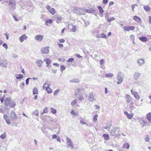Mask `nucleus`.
<instances>
[{"label":"nucleus","mask_w":151,"mask_h":151,"mask_svg":"<svg viewBox=\"0 0 151 151\" xmlns=\"http://www.w3.org/2000/svg\"><path fill=\"white\" fill-rule=\"evenodd\" d=\"M141 73H138V72H135L133 75L134 79L135 81H137Z\"/></svg>","instance_id":"obj_10"},{"label":"nucleus","mask_w":151,"mask_h":151,"mask_svg":"<svg viewBox=\"0 0 151 151\" xmlns=\"http://www.w3.org/2000/svg\"><path fill=\"white\" fill-rule=\"evenodd\" d=\"M143 8L146 12H149L151 10L150 7L148 5L144 6H143Z\"/></svg>","instance_id":"obj_21"},{"label":"nucleus","mask_w":151,"mask_h":151,"mask_svg":"<svg viewBox=\"0 0 151 151\" xmlns=\"http://www.w3.org/2000/svg\"><path fill=\"white\" fill-rule=\"evenodd\" d=\"M48 11L52 15H54L55 13V10L53 8H51Z\"/></svg>","instance_id":"obj_26"},{"label":"nucleus","mask_w":151,"mask_h":151,"mask_svg":"<svg viewBox=\"0 0 151 151\" xmlns=\"http://www.w3.org/2000/svg\"><path fill=\"white\" fill-rule=\"evenodd\" d=\"M47 112V108L45 107L43 109V113H42L41 114H42L44 113H45Z\"/></svg>","instance_id":"obj_50"},{"label":"nucleus","mask_w":151,"mask_h":151,"mask_svg":"<svg viewBox=\"0 0 151 151\" xmlns=\"http://www.w3.org/2000/svg\"><path fill=\"white\" fill-rule=\"evenodd\" d=\"M124 74L122 72H119L118 73L117 76V79L118 80L117 84H121L123 80Z\"/></svg>","instance_id":"obj_2"},{"label":"nucleus","mask_w":151,"mask_h":151,"mask_svg":"<svg viewBox=\"0 0 151 151\" xmlns=\"http://www.w3.org/2000/svg\"><path fill=\"white\" fill-rule=\"evenodd\" d=\"M7 61L6 60H0V65L2 67L6 68L7 65Z\"/></svg>","instance_id":"obj_6"},{"label":"nucleus","mask_w":151,"mask_h":151,"mask_svg":"<svg viewBox=\"0 0 151 151\" xmlns=\"http://www.w3.org/2000/svg\"><path fill=\"white\" fill-rule=\"evenodd\" d=\"M75 95L78 99L81 101H82L83 99L82 94H80L79 93H75Z\"/></svg>","instance_id":"obj_20"},{"label":"nucleus","mask_w":151,"mask_h":151,"mask_svg":"<svg viewBox=\"0 0 151 151\" xmlns=\"http://www.w3.org/2000/svg\"><path fill=\"white\" fill-rule=\"evenodd\" d=\"M131 92L132 94L134 96V97L135 99L137 100L139 99L140 96L138 92L137 91H134L132 89L131 90Z\"/></svg>","instance_id":"obj_5"},{"label":"nucleus","mask_w":151,"mask_h":151,"mask_svg":"<svg viewBox=\"0 0 151 151\" xmlns=\"http://www.w3.org/2000/svg\"><path fill=\"white\" fill-rule=\"evenodd\" d=\"M16 105V103L14 101H12L11 102L10 105L9 106L12 107H14Z\"/></svg>","instance_id":"obj_35"},{"label":"nucleus","mask_w":151,"mask_h":151,"mask_svg":"<svg viewBox=\"0 0 151 151\" xmlns=\"http://www.w3.org/2000/svg\"><path fill=\"white\" fill-rule=\"evenodd\" d=\"M12 57L14 58H17L18 57V56L16 54H12Z\"/></svg>","instance_id":"obj_59"},{"label":"nucleus","mask_w":151,"mask_h":151,"mask_svg":"<svg viewBox=\"0 0 151 151\" xmlns=\"http://www.w3.org/2000/svg\"><path fill=\"white\" fill-rule=\"evenodd\" d=\"M54 18L57 23H59V21H61L62 19V17L58 14H56L54 16Z\"/></svg>","instance_id":"obj_7"},{"label":"nucleus","mask_w":151,"mask_h":151,"mask_svg":"<svg viewBox=\"0 0 151 151\" xmlns=\"http://www.w3.org/2000/svg\"><path fill=\"white\" fill-rule=\"evenodd\" d=\"M43 37V36L42 35H39L36 36L35 39L36 40L40 42L42 41Z\"/></svg>","instance_id":"obj_15"},{"label":"nucleus","mask_w":151,"mask_h":151,"mask_svg":"<svg viewBox=\"0 0 151 151\" xmlns=\"http://www.w3.org/2000/svg\"><path fill=\"white\" fill-rule=\"evenodd\" d=\"M44 61L46 62V66L47 67H48L51 63V61L50 59L49 58H46Z\"/></svg>","instance_id":"obj_22"},{"label":"nucleus","mask_w":151,"mask_h":151,"mask_svg":"<svg viewBox=\"0 0 151 151\" xmlns=\"http://www.w3.org/2000/svg\"><path fill=\"white\" fill-rule=\"evenodd\" d=\"M93 94V93L92 92H91L89 94V95L88 99L90 101L93 102L94 100H95Z\"/></svg>","instance_id":"obj_8"},{"label":"nucleus","mask_w":151,"mask_h":151,"mask_svg":"<svg viewBox=\"0 0 151 151\" xmlns=\"http://www.w3.org/2000/svg\"><path fill=\"white\" fill-rule=\"evenodd\" d=\"M43 63V61L41 59L37 60L36 63L37 64L38 66L39 67H41L42 66V64Z\"/></svg>","instance_id":"obj_18"},{"label":"nucleus","mask_w":151,"mask_h":151,"mask_svg":"<svg viewBox=\"0 0 151 151\" xmlns=\"http://www.w3.org/2000/svg\"><path fill=\"white\" fill-rule=\"evenodd\" d=\"M127 118L129 119H131L133 116V114H129L127 116Z\"/></svg>","instance_id":"obj_45"},{"label":"nucleus","mask_w":151,"mask_h":151,"mask_svg":"<svg viewBox=\"0 0 151 151\" xmlns=\"http://www.w3.org/2000/svg\"><path fill=\"white\" fill-rule=\"evenodd\" d=\"M16 77L17 79H21L23 78V76L22 74H17Z\"/></svg>","instance_id":"obj_36"},{"label":"nucleus","mask_w":151,"mask_h":151,"mask_svg":"<svg viewBox=\"0 0 151 151\" xmlns=\"http://www.w3.org/2000/svg\"><path fill=\"white\" fill-rule=\"evenodd\" d=\"M73 11L76 14L79 15L83 14L84 13L83 9L79 8H75L73 9Z\"/></svg>","instance_id":"obj_3"},{"label":"nucleus","mask_w":151,"mask_h":151,"mask_svg":"<svg viewBox=\"0 0 151 151\" xmlns=\"http://www.w3.org/2000/svg\"><path fill=\"white\" fill-rule=\"evenodd\" d=\"M65 68H66L63 65H60V71L61 72H62L64 70H65Z\"/></svg>","instance_id":"obj_43"},{"label":"nucleus","mask_w":151,"mask_h":151,"mask_svg":"<svg viewBox=\"0 0 151 151\" xmlns=\"http://www.w3.org/2000/svg\"><path fill=\"white\" fill-rule=\"evenodd\" d=\"M0 96V100L1 103H3L4 101V97H1Z\"/></svg>","instance_id":"obj_57"},{"label":"nucleus","mask_w":151,"mask_h":151,"mask_svg":"<svg viewBox=\"0 0 151 151\" xmlns=\"http://www.w3.org/2000/svg\"><path fill=\"white\" fill-rule=\"evenodd\" d=\"M80 124H86V125H87V124H86L85 122L82 121H80Z\"/></svg>","instance_id":"obj_58"},{"label":"nucleus","mask_w":151,"mask_h":151,"mask_svg":"<svg viewBox=\"0 0 151 151\" xmlns=\"http://www.w3.org/2000/svg\"><path fill=\"white\" fill-rule=\"evenodd\" d=\"M94 8H91L88 9H86V11L87 13H91L94 12L95 10L94 9Z\"/></svg>","instance_id":"obj_23"},{"label":"nucleus","mask_w":151,"mask_h":151,"mask_svg":"<svg viewBox=\"0 0 151 151\" xmlns=\"http://www.w3.org/2000/svg\"><path fill=\"white\" fill-rule=\"evenodd\" d=\"M66 140L67 141L66 144L68 147H70L71 149H73L74 147L70 139L67 137L66 138Z\"/></svg>","instance_id":"obj_4"},{"label":"nucleus","mask_w":151,"mask_h":151,"mask_svg":"<svg viewBox=\"0 0 151 151\" xmlns=\"http://www.w3.org/2000/svg\"><path fill=\"white\" fill-rule=\"evenodd\" d=\"M49 47H46L42 48L41 50V52L43 54H47L49 52Z\"/></svg>","instance_id":"obj_11"},{"label":"nucleus","mask_w":151,"mask_h":151,"mask_svg":"<svg viewBox=\"0 0 151 151\" xmlns=\"http://www.w3.org/2000/svg\"><path fill=\"white\" fill-rule=\"evenodd\" d=\"M34 114H35V115L38 116H39V114L38 113L37 111V110H36L35 111L34 113Z\"/></svg>","instance_id":"obj_63"},{"label":"nucleus","mask_w":151,"mask_h":151,"mask_svg":"<svg viewBox=\"0 0 151 151\" xmlns=\"http://www.w3.org/2000/svg\"><path fill=\"white\" fill-rule=\"evenodd\" d=\"M4 119L5 120L6 123L9 125L10 124V120L9 119V118L8 116L6 115H4L3 116Z\"/></svg>","instance_id":"obj_19"},{"label":"nucleus","mask_w":151,"mask_h":151,"mask_svg":"<svg viewBox=\"0 0 151 151\" xmlns=\"http://www.w3.org/2000/svg\"><path fill=\"white\" fill-rule=\"evenodd\" d=\"M147 118V119H151V113H148L146 115Z\"/></svg>","instance_id":"obj_42"},{"label":"nucleus","mask_w":151,"mask_h":151,"mask_svg":"<svg viewBox=\"0 0 151 151\" xmlns=\"http://www.w3.org/2000/svg\"><path fill=\"white\" fill-rule=\"evenodd\" d=\"M98 9L99 10V12L100 13L102 14L104 13V11L103 9L101 6H98Z\"/></svg>","instance_id":"obj_38"},{"label":"nucleus","mask_w":151,"mask_h":151,"mask_svg":"<svg viewBox=\"0 0 151 151\" xmlns=\"http://www.w3.org/2000/svg\"><path fill=\"white\" fill-rule=\"evenodd\" d=\"M74 60V59L73 58H69L67 61L66 62H70L71 61H72Z\"/></svg>","instance_id":"obj_52"},{"label":"nucleus","mask_w":151,"mask_h":151,"mask_svg":"<svg viewBox=\"0 0 151 151\" xmlns=\"http://www.w3.org/2000/svg\"><path fill=\"white\" fill-rule=\"evenodd\" d=\"M76 99L73 100L72 102L71 103V105L72 106L74 105L75 104H76Z\"/></svg>","instance_id":"obj_53"},{"label":"nucleus","mask_w":151,"mask_h":151,"mask_svg":"<svg viewBox=\"0 0 151 151\" xmlns=\"http://www.w3.org/2000/svg\"><path fill=\"white\" fill-rule=\"evenodd\" d=\"M2 46L3 47H4L6 50L8 48V46L7 45L6 43H4L3 44Z\"/></svg>","instance_id":"obj_49"},{"label":"nucleus","mask_w":151,"mask_h":151,"mask_svg":"<svg viewBox=\"0 0 151 151\" xmlns=\"http://www.w3.org/2000/svg\"><path fill=\"white\" fill-rule=\"evenodd\" d=\"M50 109L51 110V112L53 114H55L56 113V110L55 109H54L53 108L51 107L50 108Z\"/></svg>","instance_id":"obj_39"},{"label":"nucleus","mask_w":151,"mask_h":151,"mask_svg":"<svg viewBox=\"0 0 151 151\" xmlns=\"http://www.w3.org/2000/svg\"><path fill=\"white\" fill-rule=\"evenodd\" d=\"M27 38V37L25 35L23 34L19 38L20 42H22L24 40H26Z\"/></svg>","instance_id":"obj_17"},{"label":"nucleus","mask_w":151,"mask_h":151,"mask_svg":"<svg viewBox=\"0 0 151 151\" xmlns=\"http://www.w3.org/2000/svg\"><path fill=\"white\" fill-rule=\"evenodd\" d=\"M104 60L103 59H101L100 61V64L101 65H102L104 63Z\"/></svg>","instance_id":"obj_64"},{"label":"nucleus","mask_w":151,"mask_h":151,"mask_svg":"<svg viewBox=\"0 0 151 151\" xmlns=\"http://www.w3.org/2000/svg\"><path fill=\"white\" fill-rule=\"evenodd\" d=\"M30 79H32V78H28L26 79V84L27 85L29 83V80Z\"/></svg>","instance_id":"obj_51"},{"label":"nucleus","mask_w":151,"mask_h":151,"mask_svg":"<svg viewBox=\"0 0 151 151\" xmlns=\"http://www.w3.org/2000/svg\"><path fill=\"white\" fill-rule=\"evenodd\" d=\"M46 24L47 25H48V24H50L52 22V20L51 19H49L47 20L45 22Z\"/></svg>","instance_id":"obj_34"},{"label":"nucleus","mask_w":151,"mask_h":151,"mask_svg":"<svg viewBox=\"0 0 151 151\" xmlns=\"http://www.w3.org/2000/svg\"><path fill=\"white\" fill-rule=\"evenodd\" d=\"M38 89L37 88L35 87L33 90V95L38 94Z\"/></svg>","instance_id":"obj_32"},{"label":"nucleus","mask_w":151,"mask_h":151,"mask_svg":"<svg viewBox=\"0 0 151 151\" xmlns=\"http://www.w3.org/2000/svg\"><path fill=\"white\" fill-rule=\"evenodd\" d=\"M50 85H49L47 86V88H46V91L48 93H51L52 92V90L50 87H49Z\"/></svg>","instance_id":"obj_30"},{"label":"nucleus","mask_w":151,"mask_h":151,"mask_svg":"<svg viewBox=\"0 0 151 151\" xmlns=\"http://www.w3.org/2000/svg\"><path fill=\"white\" fill-rule=\"evenodd\" d=\"M113 76V74L111 73H107L105 75V76L107 77H112Z\"/></svg>","instance_id":"obj_41"},{"label":"nucleus","mask_w":151,"mask_h":151,"mask_svg":"<svg viewBox=\"0 0 151 151\" xmlns=\"http://www.w3.org/2000/svg\"><path fill=\"white\" fill-rule=\"evenodd\" d=\"M133 18L134 20L137 22H139L141 20L136 15L134 16Z\"/></svg>","instance_id":"obj_27"},{"label":"nucleus","mask_w":151,"mask_h":151,"mask_svg":"<svg viewBox=\"0 0 151 151\" xmlns=\"http://www.w3.org/2000/svg\"><path fill=\"white\" fill-rule=\"evenodd\" d=\"M119 128L117 127H114L113 129H111L110 132V135L111 136H116L118 137L120 135V134H119L118 132L119 130Z\"/></svg>","instance_id":"obj_1"},{"label":"nucleus","mask_w":151,"mask_h":151,"mask_svg":"<svg viewBox=\"0 0 151 151\" xmlns=\"http://www.w3.org/2000/svg\"><path fill=\"white\" fill-rule=\"evenodd\" d=\"M145 140L146 142H148L149 140V138L148 136V135H147L146 137L145 138Z\"/></svg>","instance_id":"obj_54"},{"label":"nucleus","mask_w":151,"mask_h":151,"mask_svg":"<svg viewBox=\"0 0 151 151\" xmlns=\"http://www.w3.org/2000/svg\"><path fill=\"white\" fill-rule=\"evenodd\" d=\"M130 38L132 40H135L134 36L133 35H130Z\"/></svg>","instance_id":"obj_47"},{"label":"nucleus","mask_w":151,"mask_h":151,"mask_svg":"<svg viewBox=\"0 0 151 151\" xmlns=\"http://www.w3.org/2000/svg\"><path fill=\"white\" fill-rule=\"evenodd\" d=\"M108 0H103L102 2L103 4H106L107 3Z\"/></svg>","instance_id":"obj_60"},{"label":"nucleus","mask_w":151,"mask_h":151,"mask_svg":"<svg viewBox=\"0 0 151 151\" xmlns=\"http://www.w3.org/2000/svg\"><path fill=\"white\" fill-rule=\"evenodd\" d=\"M137 62L139 66H141L145 63V61L143 59H138Z\"/></svg>","instance_id":"obj_16"},{"label":"nucleus","mask_w":151,"mask_h":151,"mask_svg":"<svg viewBox=\"0 0 151 151\" xmlns=\"http://www.w3.org/2000/svg\"><path fill=\"white\" fill-rule=\"evenodd\" d=\"M126 99L127 100V102L128 104L130 102L131 99V97L129 95H127L126 97Z\"/></svg>","instance_id":"obj_25"},{"label":"nucleus","mask_w":151,"mask_h":151,"mask_svg":"<svg viewBox=\"0 0 151 151\" xmlns=\"http://www.w3.org/2000/svg\"><path fill=\"white\" fill-rule=\"evenodd\" d=\"M59 90L57 89L54 92V95H55L59 91Z\"/></svg>","instance_id":"obj_62"},{"label":"nucleus","mask_w":151,"mask_h":151,"mask_svg":"<svg viewBox=\"0 0 151 151\" xmlns=\"http://www.w3.org/2000/svg\"><path fill=\"white\" fill-rule=\"evenodd\" d=\"M133 106H134V103L133 102H132L130 104L129 107L130 109L131 110H132L133 109Z\"/></svg>","instance_id":"obj_46"},{"label":"nucleus","mask_w":151,"mask_h":151,"mask_svg":"<svg viewBox=\"0 0 151 151\" xmlns=\"http://www.w3.org/2000/svg\"><path fill=\"white\" fill-rule=\"evenodd\" d=\"M59 41L60 42L64 43L65 42V40L64 39H60L59 40Z\"/></svg>","instance_id":"obj_61"},{"label":"nucleus","mask_w":151,"mask_h":151,"mask_svg":"<svg viewBox=\"0 0 151 151\" xmlns=\"http://www.w3.org/2000/svg\"><path fill=\"white\" fill-rule=\"evenodd\" d=\"M70 82L71 83H78L79 80L78 79H74L70 81Z\"/></svg>","instance_id":"obj_31"},{"label":"nucleus","mask_w":151,"mask_h":151,"mask_svg":"<svg viewBox=\"0 0 151 151\" xmlns=\"http://www.w3.org/2000/svg\"><path fill=\"white\" fill-rule=\"evenodd\" d=\"M77 91L78 92H81V91H84V89L83 88H78L77 89Z\"/></svg>","instance_id":"obj_48"},{"label":"nucleus","mask_w":151,"mask_h":151,"mask_svg":"<svg viewBox=\"0 0 151 151\" xmlns=\"http://www.w3.org/2000/svg\"><path fill=\"white\" fill-rule=\"evenodd\" d=\"M103 136L104 139L106 140H108L109 139V136L108 134H103Z\"/></svg>","instance_id":"obj_33"},{"label":"nucleus","mask_w":151,"mask_h":151,"mask_svg":"<svg viewBox=\"0 0 151 151\" xmlns=\"http://www.w3.org/2000/svg\"><path fill=\"white\" fill-rule=\"evenodd\" d=\"M123 147L124 148L129 149L130 147V145L128 143H126L123 144Z\"/></svg>","instance_id":"obj_28"},{"label":"nucleus","mask_w":151,"mask_h":151,"mask_svg":"<svg viewBox=\"0 0 151 151\" xmlns=\"http://www.w3.org/2000/svg\"><path fill=\"white\" fill-rule=\"evenodd\" d=\"M6 136V133L4 132L3 134L1 135L0 136V137L1 139H4L5 138Z\"/></svg>","instance_id":"obj_40"},{"label":"nucleus","mask_w":151,"mask_h":151,"mask_svg":"<svg viewBox=\"0 0 151 151\" xmlns=\"http://www.w3.org/2000/svg\"><path fill=\"white\" fill-rule=\"evenodd\" d=\"M111 124H110L107 126L104 127V128L106 129H109L111 126Z\"/></svg>","instance_id":"obj_55"},{"label":"nucleus","mask_w":151,"mask_h":151,"mask_svg":"<svg viewBox=\"0 0 151 151\" xmlns=\"http://www.w3.org/2000/svg\"><path fill=\"white\" fill-rule=\"evenodd\" d=\"M101 38H105L106 39L107 38V36L105 35L103 33H102L101 35Z\"/></svg>","instance_id":"obj_56"},{"label":"nucleus","mask_w":151,"mask_h":151,"mask_svg":"<svg viewBox=\"0 0 151 151\" xmlns=\"http://www.w3.org/2000/svg\"><path fill=\"white\" fill-rule=\"evenodd\" d=\"M11 98L10 97L6 98L5 100V105L7 107L9 106L11 103Z\"/></svg>","instance_id":"obj_9"},{"label":"nucleus","mask_w":151,"mask_h":151,"mask_svg":"<svg viewBox=\"0 0 151 151\" xmlns=\"http://www.w3.org/2000/svg\"><path fill=\"white\" fill-rule=\"evenodd\" d=\"M139 40L142 42H146L147 40V38L145 36H142L139 38Z\"/></svg>","instance_id":"obj_24"},{"label":"nucleus","mask_w":151,"mask_h":151,"mask_svg":"<svg viewBox=\"0 0 151 151\" xmlns=\"http://www.w3.org/2000/svg\"><path fill=\"white\" fill-rule=\"evenodd\" d=\"M10 116L11 117V120H14L17 118V116L16 113L13 111H11V112Z\"/></svg>","instance_id":"obj_12"},{"label":"nucleus","mask_w":151,"mask_h":151,"mask_svg":"<svg viewBox=\"0 0 151 151\" xmlns=\"http://www.w3.org/2000/svg\"><path fill=\"white\" fill-rule=\"evenodd\" d=\"M115 19V18L114 17H112L111 18H109V17H108V18H107V20L109 22H111L112 21H113Z\"/></svg>","instance_id":"obj_37"},{"label":"nucleus","mask_w":151,"mask_h":151,"mask_svg":"<svg viewBox=\"0 0 151 151\" xmlns=\"http://www.w3.org/2000/svg\"><path fill=\"white\" fill-rule=\"evenodd\" d=\"M9 4L11 7H14L15 6L16 2H15L12 1H9Z\"/></svg>","instance_id":"obj_29"},{"label":"nucleus","mask_w":151,"mask_h":151,"mask_svg":"<svg viewBox=\"0 0 151 151\" xmlns=\"http://www.w3.org/2000/svg\"><path fill=\"white\" fill-rule=\"evenodd\" d=\"M98 116V115L97 114H96L94 116V117L93 118V120L94 122H95L97 121V118H96V117Z\"/></svg>","instance_id":"obj_44"},{"label":"nucleus","mask_w":151,"mask_h":151,"mask_svg":"<svg viewBox=\"0 0 151 151\" xmlns=\"http://www.w3.org/2000/svg\"><path fill=\"white\" fill-rule=\"evenodd\" d=\"M68 28L70 29L72 32H75L76 31V27L72 24H69L68 26Z\"/></svg>","instance_id":"obj_14"},{"label":"nucleus","mask_w":151,"mask_h":151,"mask_svg":"<svg viewBox=\"0 0 151 151\" xmlns=\"http://www.w3.org/2000/svg\"><path fill=\"white\" fill-rule=\"evenodd\" d=\"M124 29L125 31H129L130 30H132L135 28L133 26H124Z\"/></svg>","instance_id":"obj_13"}]
</instances>
